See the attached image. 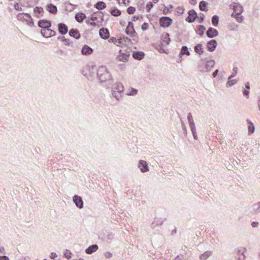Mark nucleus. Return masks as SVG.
Segmentation results:
<instances>
[{"label":"nucleus","instance_id":"4d7b16f0","mask_svg":"<svg viewBox=\"0 0 260 260\" xmlns=\"http://www.w3.org/2000/svg\"><path fill=\"white\" fill-rule=\"evenodd\" d=\"M198 19H199V21L200 23H202L204 20V17H198Z\"/></svg>","mask_w":260,"mask_h":260},{"label":"nucleus","instance_id":"864d4df0","mask_svg":"<svg viewBox=\"0 0 260 260\" xmlns=\"http://www.w3.org/2000/svg\"><path fill=\"white\" fill-rule=\"evenodd\" d=\"M0 260H9V259L6 256H0Z\"/></svg>","mask_w":260,"mask_h":260},{"label":"nucleus","instance_id":"8fccbe9b","mask_svg":"<svg viewBox=\"0 0 260 260\" xmlns=\"http://www.w3.org/2000/svg\"><path fill=\"white\" fill-rule=\"evenodd\" d=\"M183 256L182 255H178L174 260H183Z\"/></svg>","mask_w":260,"mask_h":260},{"label":"nucleus","instance_id":"b1692460","mask_svg":"<svg viewBox=\"0 0 260 260\" xmlns=\"http://www.w3.org/2000/svg\"><path fill=\"white\" fill-rule=\"evenodd\" d=\"M235 76V75H232L229 77L228 81L226 83L227 86H231L237 83L236 80L232 79V78L233 77H234Z\"/></svg>","mask_w":260,"mask_h":260},{"label":"nucleus","instance_id":"79ce46f5","mask_svg":"<svg viewBox=\"0 0 260 260\" xmlns=\"http://www.w3.org/2000/svg\"><path fill=\"white\" fill-rule=\"evenodd\" d=\"M149 27V24L147 23H144L142 25L141 28L143 30H146Z\"/></svg>","mask_w":260,"mask_h":260},{"label":"nucleus","instance_id":"2eb2a0df","mask_svg":"<svg viewBox=\"0 0 260 260\" xmlns=\"http://www.w3.org/2000/svg\"><path fill=\"white\" fill-rule=\"evenodd\" d=\"M92 52L93 49L87 45L84 46L81 50L82 54L84 55H90Z\"/></svg>","mask_w":260,"mask_h":260},{"label":"nucleus","instance_id":"603ef678","mask_svg":"<svg viewBox=\"0 0 260 260\" xmlns=\"http://www.w3.org/2000/svg\"><path fill=\"white\" fill-rule=\"evenodd\" d=\"M188 120H189V121L190 122V124L192 123V115L190 113H189L188 115Z\"/></svg>","mask_w":260,"mask_h":260},{"label":"nucleus","instance_id":"c756f323","mask_svg":"<svg viewBox=\"0 0 260 260\" xmlns=\"http://www.w3.org/2000/svg\"><path fill=\"white\" fill-rule=\"evenodd\" d=\"M212 24L215 26H217L218 24V17L216 15H214L212 18Z\"/></svg>","mask_w":260,"mask_h":260},{"label":"nucleus","instance_id":"6e6d98bb","mask_svg":"<svg viewBox=\"0 0 260 260\" xmlns=\"http://www.w3.org/2000/svg\"><path fill=\"white\" fill-rule=\"evenodd\" d=\"M218 73V70H216L215 72H214V73H213V76L214 77H215L217 74Z\"/></svg>","mask_w":260,"mask_h":260},{"label":"nucleus","instance_id":"f03ea898","mask_svg":"<svg viewBox=\"0 0 260 260\" xmlns=\"http://www.w3.org/2000/svg\"><path fill=\"white\" fill-rule=\"evenodd\" d=\"M110 76L105 67H101L98 71V77L101 82L106 81Z\"/></svg>","mask_w":260,"mask_h":260},{"label":"nucleus","instance_id":"ddd939ff","mask_svg":"<svg viewBox=\"0 0 260 260\" xmlns=\"http://www.w3.org/2000/svg\"><path fill=\"white\" fill-rule=\"evenodd\" d=\"M38 25L39 27L46 29L50 28L51 26V23L50 21L46 20H41L39 21Z\"/></svg>","mask_w":260,"mask_h":260},{"label":"nucleus","instance_id":"a18cd8bd","mask_svg":"<svg viewBox=\"0 0 260 260\" xmlns=\"http://www.w3.org/2000/svg\"><path fill=\"white\" fill-rule=\"evenodd\" d=\"M57 255L55 252H52V253H51V254L50 255V257L53 259H54L56 257H57Z\"/></svg>","mask_w":260,"mask_h":260},{"label":"nucleus","instance_id":"37998d69","mask_svg":"<svg viewBox=\"0 0 260 260\" xmlns=\"http://www.w3.org/2000/svg\"><path fill=\"white\" fill-rule=\"evenodd\" d=\"M88 24H89L91 26H92L93 27H99V25L96 23V22H95L94 21H92L91 22H89V21H88Z\"/></svg>","mask_w":260,"mask_h":260},{"label":"nucleus","instance_id":"c85d7f7f","mask_svg":"<svg viewBox=\"0 0 260 260\" xmlns=\"http://www.w3.org/2000/svg\"><path fill=\"white\" fill-rule=\"evenodd\" d=\"M194 50H195L196 53H198L199 54H202L203 52L202 45H201V44L197 45L194 47Z\"/></svg>","mask_w":260,"mask_h":260},{"label":"nucleus","instance_id":"0eeeda50","mask_svg":"<svg viewBox=\"0 0 260 260\" xmlns=\"http://www.w3.org/2000/svg\"><path fill=\"white\" fill-rule=\"evenodd\" d=\"M125 33L130 37H133L136 34L134 29V25L132 21L128 22V25L125 29Z\"/></svg>","mask_w":260,"mask_h":260},{"label":"nucleus","instance_id":"39448f33","mask_svg":"<svg viewBox=\"0 0 260 260\" xmlns=\"http://www.w3.org/2000/svg\"><path fill=\"white\" fill-rule=\"evenodd\" d=\"M230 7L234 10L232 16H234L236 14H241L243 11V7L239 4L234 3L230 5Z\"/></svg>","mask_w":260,"mask_h":260},{"label":"nucleus","instance_id":"2f4dec72","mask_svg":"<svg viewBox=\"0 0 260 260\" xmlns=\"http://www.w3.org/2000/svg\"><path fill=\"white\" fill-rule=\"evenodd\" d=\"M180 54L181 55L186 54L187 55H189V52L188 50V48L186 46H183L182 47Z\"/></svg>","mask_w":260,"mask_h":260},{"label":"nucleus","instance_id":"3c124183","mask_svg":"<svg viewBox=\"0 0 260 260\" xmlns=\"http://www.w3.org/2000/svg\"><path fill=\"white\" fill-rule=\"evenodd\" d=\"M139 18V17L138 16L135 15L132 17V21H136L137 20H138Z\"/></svg>","mask_w":260,"mask_h":260},{"label":"nucleus","instance_id":"0e129e2a","mask_svg":"<svg viewBox=\"0 0 260 260\" xmlns=\"http://www.w3.org/2000/svg\"><path fill=\"white\" fill-rule=\"evenodd\" d=\"M258 109L260 110V100L258 102Z\"/></svg>","mask_w":260,"mask_h":260},{"label":"nucleus","instance_id":"5fc2aeb1","mask_svg":"<svg viewBox=\"0 0 260 260\" xmlns=\"http://www.w3.org/2000/svg\"><path fill=\"white\" fill-rule=\"evenodd\" d=\"M249 89H245L244 91H243V94L245 95H247L248 96V94H249V91L248 90Z\"/></svg>","mask_w":260,"mask_h":260},{"label":"nucleus","instance_id":"72a5a7b5","mask_svg":"<svg viewBox=\"0 0 260 260\" xmlns=\"http://www.w3.org/2000/svg\"><path fill=\"white\" fill-rule=\"evenodd\" d=\"M119 5H124L125 6H127L130 4V0H117Z\"/></svg>","mask_w":260,"mask_h":260},{"label":"nucleus","instance_id":"473e14b6","mask_svg":"<svg viewBox=\"0 0 260 260\" xmlns=\"http://www.w3.org/2000/svg\"><path fill=\"white\" fill-rule=\"evenodd\" d=\"M214 61L213 60H210L206 62V68L208 70H209L210 69H209V67L210 68H212L214 66Z\"/></svg>","mask_w":260,"mask_h":260},{"label":"nucleus","instance_id":"cd10ccee","mask_svg":"<svg viewBox=\"0 0 260 260\" xmlns=\"http://www.w3.org/2000/svg\"><path fill=\"white\" fill-rule=\"evenodd\" d=\"M211 251H207L205 252L203 254L201 255L200 259L206 260V259H207L208 257H209L211 255Z\"/></svg>","mask_w":260,"mask_h":260},{"label":"nucleus","instance_id":"bf43d9fd","mask_svg":"<svg viewBox=\"0 0 260 260\" xmlns=\"http://www.w3.org/2000/svg\"><path fill=\"white\" fill-rule=\"evenodd\" d=\"M96 19V17L94 16H92L91 18V21H95V20Z\"/></svg>","mask_w":260,"mask_h":260},{"label":"nucleus","instance_id":"bb28decb","mask_svg":"<svg viewBox=\"0 0 260 260\" xmlns=\"http://www.w3.org/2000/svg\"><path fill=\"white\" fill-rule=\"evenodd\" d=\"M47 10L51 13H56L57 12V8L52 4H50L47 6Z\"/></svg>","mask_w":260,"mask_h":260},{"label":"nucleus","instance_id":"423d86ee","mask_svg":"<svg viewBox=\"0 0 260 260\" xmlns=\"http://www.w3.org/2000/svg\"><path fill=\"white\" fill-rule=\"evenodd\" d=\"M161 26L164 27H169L172 23V20L168 17H162L159 20Z\"/></svg>","mask_w":260,"mask_h":260},{"label":"nucleus","instance_id":"4c0bfd02","mask_svg":"<svg viewBox=\"0 0 260 260\" xmlns=\"http://www.w3.org/2000/svg\"><path fill=\"white\" fill-rule=\"evenodd\" d=\"M153 2L148 3L146 6V9L147 12H149L150 10L153 8Z\"/></svg>","mask_w":260,"mask_h":260},{"label":"nucleus","instance_id":"680f3d73","mask_svg":"<svg viewBox=\"0 0 260 260\" xmlns=\"http://www.w3.org/2000/svg\"><path fill=\"white\" fill-rule=\"evenodd\" d=\"M234 72H235V74H234L233 75H236V74H237V73L238 69H237V68H235L234 69Z\"/></svg>","mask_w":260,"mask_h":260},{"label":"nucleus","instance_id":"393cba45","mask_svg":"<svg viewBox=\"0 0 260 260\" xmlns=\"http://www.w3.org/2000/svg\"><path fill=\"white\" fill-rule=\"evenodd\" d=\"M247 122L248 123V132L250 134H252L254 131V126L253 123L249 119L247 120Z\"/></svg>","mask_w":260,"mask_h":260},{"label":"nucleus","instance_id":"7ed1b4c3","mask_svg":"<svg viewBox=\"0 0 260 260\" xmlns=\"http://www.w3.org/2000/svg\"><path fill=\"white\" fill-rule=\"evenodd\" d=\"M129 55L130 54L128 51H123L122 50H120L118 52V54L117 55L116 59L118 61L125 63L128 61Z\"/></svg>","mask_w":260,"mask_h":260},{"label":"nucleus","instance_id":"1a4fd4ad","mask_svg":"<svg viewBox=\"0 0 260 260\" xmlns=\"http://www.w3.org/2000/svg\"><path fill=\"white\" fill-rule=\"evenodd\" d=\"M41 34L44 37L49 38L55 36V32L50 28H47L46 29H42L41 30Z\"/></svg>","mask_w":260,"mask_h":260},{"label":"nucleus","instance_id":"dca6fc26","mask_svg":"<svg viewBox=\"0 0 260 260\" xmlns=\"http://www.w3.org/2000/svg\"><path fill=\"white\" fill-rule=\"evenodd\" d=\"M58 29L60 34L64 35L68 30V26L64 23H59L58 25Z\"/></svg>","mask_w":260,"mask_h":260},{"label":"nucleus","instance_id":"c9c22d12","mask_svg":"<svg viewBox=\"0 0 260 260\" xmlns=\"http://www.w3.org/2000/svg\"><path fill=\"white\" fill-rule=\"evenodd\" d=\"M233 17H235L236 19L238 22H241L243 21V17L241 15V14H236Z\"/></svg>","mask_w":260,"mask_h":260},{"label":"nucleus","instance_id":"5701e85b","mask_svg":"<svg viewBox=\"0 0 260 260\" xmlns=\"http://www.w3.org/2000/svg\"><path fill=\"white\" fill-rule=\"evenodd\" d=\"M94 7L99 10H102L106 8V4L103 2H99L95 5Z\"/></svg>","mask_w":260,"mask_h":260},{"label":"nucleus","instance_id":"58836bf2","mask_svg":"<svg viewBox=\"0 0 260 260\" xmlns=\"http://www.w3.org/2000/svg\"><path fill=\"white\" fill-rule=\"evenodd\" d=\"M137 93V90L134 88H131L128 92H127V95H133L136 94Z\"/></svg>","mask_w":260,"mask_h":260},{"label":"nucleus","instance_id":"338daca9","mask_svg":"<svg viewBox=\"0 0 260 260\" xmlns=\"http://www.w3.org/2000/svg\"><path fill=\"white\" fill-rule=\"evenodd\" d=\"M257 210L258 211H260V203L258 204V207L257 208Z\"/></svg>","mask_w":260,"mask_h":260},{"label":"nucleus","instance_id":"9d476101","mask_svg":"<svg viewBox=\"0 0 260 260\" xmlns=\"http://www.w3.org/2000/svg\"><path fill=\"white\" fill-rule=\"evenodd\" d=\"M99 35L102 39H107L109 37L110 33L107 28L103 27L99 30Z\"/></svg>","mask_w":260,"mask_h":260},{"label":"nucleus","instance_id":"a211bd4d","mask_svg":"<svg viewBox=\"0 0 260 260\" xmlns=\"http://www.w3.org/2000/svg\"><path fill=\"white\" fill-rule=\"evenodd\" d=\"M216 46L217 42L215 40H212L207 43V47L210 51H214Z\"/></svg>","mask_w":260,"mask_h":260},{"label":"nucleus","instance_id":"49530a36","mask_svg":"<svg viewBox=\"0 0 260 260\" xmlns=\"http://www.w3.org/2000/svg\"><path fill=\"white\" fill-rule=\"evenodd\" d=\"M14 8L16 10L18 11H21L22 10L21 7L18 3H16L14 5Z\"/></svg>","mask_w":260,"mask_h":260},{"label":"nucleus","instance_id":"9b49d317","mask_svg":"<svg viewBox=\"0 0 260 260\" xmlns=\"http://www.w3.org/2000/svg\"><path fill=\"white\" fill-rule=\"evenodd\" d=\"M188 16L186 18V20L189 22H193L197 17V13L193 10H191L188 12Z\"/></svg>","mask_w":260,"mask_h":260},{"label":"nucleus","instance_id":"09e8293b","mask_svg":"<svg viewBox=\"0 0 260 260\" xmlns=\"http://www.w3.org/2000/svg\"><path fill=\"white\" fill-rule=\"evenodd\" d=\"M62 41L64 42V44L66 45H70V42L69 40H68L66 39H63L62 40Z\"/></svg>","mask_w":260,"mask_h":260},{"label":"nucleus","instance_id":"6e6552de","mask_svg":"<svg viewBox=\"0 0 260 260\" xmlns=\"http://www.w3.org/2000/svg\"><path fill=\"white\" fill-rule=\"evenodd\" d=\"M131 42V40L126 37H123L117 40V44L116 46L122 47L128 44Z\"/></svg>","mask_w":260,"mask_h":260},{"label":"nucleus","instance_id":"7c9ffc66","mask_svg":"<svg viewBox=\"0 0 260 260\" xmlns=\"http://www.w3.org/2000/svg\"><path fill=\"white\" fill-rule=\"evenodd\" d=\"M111 14L114 16H118L121 14V12L117 9H114L111 11Z\"/></svg>","mask_w":260,"mask_h":260},{"label":"nucleus","instance_id":"4468645a","mask_svg":"<svg viewBox=\"0 0 260 260\" xmlns=\"http://www.w3.org/2000/svg\"><path fill=\"white\" fill-rule=\"evenodd\" d=\"M73 201L76 205L79 208L83 207V203L81 198L78 196H75L73 197Z\"/></svg>","mask_w":260,"mask_h":260},{"label":"nucleus","instance_id":"de8ad7c7","mask_svg":"<svg viewBox=\"0 0 260 260\" xmlns=\"http://www.w3.org/2000/svg\"><path fill=\"white\" fill-rule=\"evenodd\" d=\"M105 256L107 258H110L112 256V254L110 252H106L105 253Z\"/></svg>","mask_w":260,"mask_h":260},{"label":"nucleus","instance_id":"e433bc0d","mask_svg":"<svg viewBox=\"0 0 260 260\" xmlns=\"http://www.w3.org/2000/svg\"><path fill=\"white\" fill-rule=\"evenodd\" d=\"M127 12L129 14H133L136 11V8L133 7H129L126 10Z\"/></svg>","mask_w":260,"mask_h":260},{"label":"nucleus","instance_id":"13d9d810","mask_svg":"<svg viewBox=\"0 0 260 260\" xmlns=\"http://www.w3.org/2000/svg\"><path fill=\"white\" fill-rule=\"evenodd\" d=\"M252 226L253 227H256L258 225V222H253L251 224Z\"/></svg>","mask_w":260,"mask_h":260},{"label":"nucleus","instance_id":"774afa93","mask_svg":"<svg viewBox=\"0 0 260 260\" xmlns=\"http://www.w3.org/2000/svg\"><path fill=\"white\" fill-rule=\"evenodd\" d=\"M244 258V255H242V260H243Z\"/></svg>","mask_w":260,"mask_h":260},{"label":"nucleus","instance_id":"f257e3e1","mask_svg":"<svg viewBox=\"0 0 260 260\" xmlns=\"http://www.w3.org/2000/svg\"><path fill=\"white\" fill-rule=\"evenodd\" d=\"M17 18L19 21L25 23L30 26L34 25L32 19L28 13H19L17 15Z\"/></svg>","mask_w":260,"mask_h":260},{"label":"nucleus","instance_id":"4be33fe9","mask_svg":"<svg viewBox=\"0 0 260 260\" xmlns=\"http://www.w3.org/2000/svg\"><path fill=\"white\" fill-rule=\"evenodd\" d=\"M144 54L142 52H135L133 54V57L136 59L141 60L143 58Z\"/></svg>","mask_w":260,"mask_h":260},{"label":"nucleus","instance_id":"f8f14e48","mask_svg":"<svg viewBox=\"0 0 260 260\" xmlns=\"http://www.w3.org/2000/svg\"><path fill=\"white\" fill-rule=\"evenodd\" d=\"M138 167L142 172H146L149 171L147 163L146 161L141 160L139 162Z\"/></svg>","mask_w":260,"mask_h":260},{"label":"nucleus","instance_id":"20e7f679","mask_svg":"<svg viewBox=\"0 0 260 260\" xmlns=\"http://www.w3.org/2000/svg\"><path fill=\"white\" fill-rule=\"evenodd\" d=\"M124 87L121 83H116L114 84L112 88V94L118 100V96L116 94V92L121 93L123 91Z\"/></svg>","mask_w":260,"mask_h":260},{"label":"nucleus","instance_id":"f3484780","mask_svg":"<svg viewBox=\"0 0 260 260\" xmlns=\"http://www.w3.org/2000/svg\"><path fill=\"white\" fill-rule=\"evenodd\" d=\"M218 31L212 27H210L207 31V36L209 38H213L218 35Z\"/></svg>","mask_w":260,"mask_h":260},{"label":"nucleus","instance_id":"ea45409f","mask_svg":"<svg viewBox=\"0 0 260 260\" xmlns=\"http://www.w3.org/2000/svg\"><path fill=\"white\" fill-rule=\"evenodd\" d=\"M117 40H118V38H116L115 37H112L109 40V42L110 43H114L115 45H117Z\"/></svg>","mask_w":260,"mask_h":260},{"label":"nucleus","instance_id":"e2e57ef3","mask_svg":"<svg viewBox=\"0 0 260 260\" xmlns=\"http://www.w3.org/2000/svg\"><path fill=\"white\" fill-rule=\"evenodd\" d=\"M153 3L156 4L158 2L159 0H152Z\"/></svg>","mask_w":260,"mask_h":260},{"label":"nucleus","instance_id":"a878e982","mask_svg":"<svg viewBox=\"0 0 260 260\" xmlns=\"http://www.w3.org/2000/svg\"><path fill=\"white\" fill-rule=\"evenodd\" d=\"M200 9L203 11H207V3L204 1H201L199 5Z\"/></svg>","mask_w":260,"mask_h":260},{"label":"nucleus","instance_id":"412c9836","mask_svg":"<svg viewBox=\"0 0 260 260\" xmlns=\"http://www.w3.org/2000/svg\"><path fill=\"white\" fill-rule=\"evenodd\" d=\"M98 249V246L96 245H92L86 249V252L87 254H91L92 253L96 251Z\"/></svg>","mask_w":260,"mask_h":260},{"label":"nucleus","instance_id":"6ab92c4d","mask_svg":"<svg viewBox=\"0 0 260 260\" xmlns=\"http://www.w3.org/2000/svg\"><path fill=\"white\" fill-rule=\"evenodd\" d=\"M69 34L70 36L73 37L77 39L80 38V34L77 29H71L70 30Z\"/></svg>","mask_w":260,"mask_h":260},{"label":"nucleus","instance_id":"f704fd0d","mask_svg":"<svg viewBox=\"0 0 260 260\" xmlns=\"http://www.w3.org/2000/svg\"><path fill=\"white\" fill-rule=\"evenodd\" d=\"M205 30V27L203 25H200L198 26L197 32L200 35H202Z\"/></svg>","mask_w":260,"mask_h":260},{"label":"nucleus","instance_id":"aec40b11","mask_svg":"<svg viewBox=\"0 0 260 260\" xmlns=\"http://www.w3.org/2000/svg\"><path fill=\"white\" fill-rule=\"evenodd\" d=\"M86 15L83 13H78L75 15V19L79 23H81L85 19Z\"/></svg>","mask_w":260,"mask_h":260},{"label":"nucleus","instance_id":"69168bd1","mask_svg":"<svg viewBox=\"0 0 260 260\" xmlns=\"http://www.w3.org/2000/svg\"><path fill=\"white\" fill-rule=\"evenodd\" d=\"M257 210L258 211H260V203L258 204V207L257 208Z\"/></svg>","mask_w":260,"mask_h":260},{"label":"nucleus","instance_id":"c03bdc74","mask_svg":"<svg viewBox=\"0 0 260 260\" xmlns=\"http://www.w3.org/2000/svg\"><path fill=\"white\" fill-rule=\"evenodd\" d=\"M169 35L168 34H166L164 37L165 39H166V43L168 44L170 41V39L169 37Z\"/></svg>","mask_w":260,"mask_h":260},{"label":"nucleus","instance_id":"a19ab883","mask_svg":"<svg viewBox=\"0 0 260 260\" xmlns=\"http://www.w3.org/2000/svg\"><path fill=\"white\" fill-rule=\"evenodd\" d=\"M184 9L183 7H178L176 8V12L179 14H182L184 12Z\"/></svg>","mask_w":260,"mask_h":260},{"label":"nucleus","instance_id":"052dcab7","mask_svg":"<svg viewBox=\"0 0 260 260\" xmlns=\"http://www.w3.org/2000/svg\"><path fill=\"white\" fill-rule=\"evenodd\" d=\"M245 87H246V88L247 89H249V88H250L249 83H247L245 85Z\"/></svg>","mask_w":260,"mask_h":260}]
</instances>
